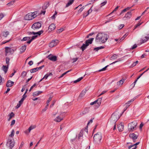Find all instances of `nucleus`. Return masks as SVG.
<instances>
[{"instance_id":"f257e3e1","label":"nucleus","mask_w":149,"mask_h":149,"mask_svg":"<svg viewBox=\"0 0 149 149\" xmlns=\"http://www.w3.org/2000/svg\"><path fill=\"white\" fill-rule=\"evenodd\" d=\"M108 38L109 36L107 34L99 33L97 35L95 40L96 42H101L102 43H103L107 41Z\"/></svg>"},{"instance_id":"f03ea898","label":"nucleus","mask_w":149,"mask_h":149,"mask_svg":"<svg viewBox=\"0 0 149 149\" xmlns=\"http://www.w3.org/2000/svg\"><path fill=\"white\" fill-rule=\"evenodd\" d=\"M122 114H120L117 111L114 113L111 116L110 118V120L111 123L112 124H116L118 120L121 116Z\"/></svg>"},{"instance_id":"7ed1b4c3","label":"nucleus","mask_w":149,"mask_h":149,"mask_svg":"<svg viewBox=\"0 0 149 149\" xmlns=\"http://www.w3.org/2000/svg\"><path fill=\"white\" fill-rule=\"evenodd\" d=\"M37 11L29 13L25 15L24 17V19L25 20H28L32 19L37 17Z\"/></svg>"},{"instance_id":"20e7f679","label":"nucleus","mask_w":149,"mask_h":149,"mask_svg":"<svg viewBox=\"0 0 149 149\" xmlns=\"http://www.w3.org/2000/svg\"><path fill=\"white\" fill-rule=\"evenodd\" d=\"M102 138V136L101 133H98L95 134L93 137L94 142L96 143L99 144L100 143Z\"/></svg>"},{"instance_id":"39448f33","label":"nucleus","mask_w":149,"mask_h":149,"mask_svg":"<svg viewBox=\"0 0 149 149\" xmlns=\"http://www.w3.org/2000/svg\"><path fill=\"white\" fill-rule=\"evenodd\" d=\"M137 123L136 122H132L128 125V130L130 132L136 130Z\"/></svg>"},{"instance_id":"423d86ee","label":"nucleus","mask_w":149,"mask_h":149,"mask_svg":"<svg viewBox=\"0 0 149 149\" xmlns=\"http://www.w3.org/2000/svg\"><path fill=\"white\" fill-rule=\"evenodd\" d=\"M5 52L6 53L5 55L6 56L8 53L10 54H13L15 51L16 50V48H14L13 49H12L11 47H5Z\"/></svg>"},{"instance_id":"0eeeda50","label":"nucleus","mask_w":149,"mask_h":149,"mask_svg":"<svg viewBox=\"0 0 149 149\" xmlns=\"http://www.w3.org/2000/svg\"><path fill=\"white\" fill-rule=\"evenodd\" d=\"M41 26V24L39 22L34 23L31 26V28L34 30L40 28Z\"/></svg>"},{"instance_id":"6e6552de","label":"nucleus","mask_w":149,"mask_h":149,"mask_svg":"<svg viewBox=\"0 0 149 149\" xmlns=\"http://www.w3.org/2000/svg\"><path fill=\"white\" fill-rule=\"evenodd\" d=\"M47 58L53 61H56L57 60V57L50 54L47 57Z\"/></svg>"},{"instance_id":"1a4fd4ad","label":"nucleus","mask_w":149,"mask_h":149,"mask_svg":"<svg viewBox=\"0 0 149 149\" xmlns=\"http://www.w3.org/2000/svg\"><path fill=\"white\" fill-rule=\"evenodd\" d=\"M133 10H131V11L128 12L126 13L125 15V16L123 17V19L125 20H126L130 19L132 15L131 11Z\"/></svg>"},{"instance_id":"9d476101","label":"nucleus","mask_w":149,"mask_h":149,"mask_svg":"<svg viewBox=\"0 0 149 149\" xmlns=\"http://www.w3.org/2000/svg\"><path fill=\"white\" fill-rule=\"evenodd\" d=\"M13 140L11 139H9L7 142V143L9 144V147L10 149H12L14 146V142Z\"/></svg>"},{"instance_id":"9b49d317","label":"nucleus","mask_w":149,"mask_h":149,"mask_svg":"<svg viewBox=\"0 0 149 149\" xmlns=\"http://www.w3.org/2000/svg\"><path fill=\"white\" fill-rule=\"evenodd\" d=\"M58 40H53L49 44V47L52 48L57 45L58 43Z\"/></svg>"},{"instance_id":"f8f14e48","label":"nucleus","mask_w":149,"mask_h":149,"mask_svg":"<svg viewBox=\"0 0 149 149\" xmlns=\"http://www.w3.org/2000/svg\"><path fill=\"white\" fill-rule=\"evenodd\" d=\"M130 137L132 138L134 142L136 141V140L138 136L134 133L131 134L129 135Z\"/></svg>"},{"instance_id":"ddd939ff","label":"nucleus","mask_w":149,"mask_h":149,"mask_svg":"<svg viewBox=\"0 0 149 149\" xmlns=\"http://www.w3.org/2000/svg\"><path fill=\"white\" fill-rule=\"evenodd\" d=\"M147 36L145 37V39H141V43H143L146 42L149 39V33L146 35Z\"/></svg>"},{"instance_id":"4468645a","label":"nucleus","mask_w":149,"mask_h":149,"mask_svg":"<svg viewBox=\"0 0 149 149\" xmlns=\"http://www.w3.org/2000/svg\"><path fill=\"white\" fill-rule=\"evenodd\" d=\"M87 89H85L83 90L80 94L79 97L81 98L83 97L85 95L86 92L89 89V88H87Z\"/></svg>"},{"instance_id":"2eb2a0df","label":"nucleus","mask_w":149,"mask_h":149,"mask_svg":"<svg viewBox=\"0 0 149 149\" xmlns=\"http://www.w3.org/2000/svg\"><path fill=\"white\" fill-rule=\"evenodd\" d=\"M94 38H90L89 39L86 40L85 43L88 46L89 44H91Z\"/></svg>"},{"instance_id":"dca6fc26","label":"nucleus","mask_w":149,"mask_h":149,"mask_svg":"<svg viewBox=\"0 0 149 149\" xmlns=\"http://www.w3.org/2000/svg\"><path fill=\"white\" fill-rule=\"evenodd\" d=\"M26 45H25L22 46L20 49V53L22 54L26 50Z\"/></svg>"},{"instance_id":"f3484780","label":"nucleus","mask_w":149,"mask_h":149,"mask_svg":"<svg viewBox=\"0 0 149 149\" xmlns=\"http://www.w3.org/2000/svg\"><path fill=\"white\" fill-rule=\"evenodd\" d=\"M118 128L119 131L122 132L123 130L124 125L122 123H121L118 125Z\"/></svg>"},{"instance_id":"a211bd4d","label":"nucleus","mask_w":149,"mask_h":149,"mask_svg":"<svg viewBox=\"0 0 149 149\" xmlns=\"http://www.w3.org/2000/svg\"><path fill=\"white\" fill-rule=\"evenodd\" d=\"M56 28V26L54 24H51L49 27L48 29L50 31H52L54 30Z\"/></svg>"},{"instance_id":"6ab92c4d","label":"nucleus","mask_w":149,"mask_h":149,"mask_svg":"<svg viewBox=\"0 0 149 149\" xmlns=\"http://www.w3.org/2000/svg\"><path fill=\"white\" fill-rule=\"evenodd\" d=\"M89 111V108H86L84 109V110L82 111V112L80 113V115H82L84 114H85L88 113Z\"/></svg>"},{"instance_id":"aec40b11","label":"nucleus","mask_w":149,"mask_h":149,"mask_svg":"<svg viewBox=\"0 0 149 149\" xmlns=\"http://www.w3.org/2000/svg\"><path fill=\"white\" fill-rule=\"evenodd\" d=\"M121 84H116L114 86L115 88L114 90L111 91L110 93H112L115 92L118 88L121 86Z\"/></svg>"},{"instance_id":"412c9836","label":"nucleus","mask_w":149,"mask_h":149,"mask_svg":"<svg viewBox=\"0 0 149 149\" xmlns=\"http://www.w3.org/2000/svg\"><path fill=\"white\" fill-rule=\"evenodd\" d=\"M93 6L90 8L89 10H88V11H87V13L86 14L85 13H84L83 17L84 18L87 16L90 13H91L92 11V8L93 7Z\"/></svg>"},{"instance_id":"4be33fe9","label":"nucleus","mask_w":149,"mask_h":149,"mask_svg":"<svg viewBox=\"0 0 149 149\" xmlns=\"http://www.w3.org/2000/svg\"><path fill=\"white\" fill-rule=\"evenodd\" d=\"M63 119V118H61L60 116H58L54 119V120L56 122H60Z\"/></svg>"},{"instance_id":"5701e85b","label":"nucleus","mask_w":149,"mask_h":149,"mask_svg":"<svg viewBox=\"0 0 149 149\" xmlns=\"http://www.w3.org/2000/svg\"><path fill=\"white\" fill-rule=\"evenodd\" d=\"M74 0H69L68 2L66 4L65 7H68L69 6L72 5L74 2Z\"/></svg>"},{"instance_id":"b1692460","label":"nucleus","mask_w":149,"mask_h":149,"mask_svg":"<svg viewBox=\"0 0 149 149\" xmlns=\"http://www.w3.org/2000/svg\"><path fill=\"white\" fill-rule=\"evenodd\" d=\"M127 79V77H123L122 79L120 80L119 81L117 82V83L118 82L120 84H123L124 81L126 80Z\"/></svg>"},{"instance_id":"393cba45","label":"nucleus","mask_w":149,"mask_h":149,"mask_svg":"<svg viewBox=\"0 0 149 149\" xmlns=\"http://www.w3.org/2000/svg\"><path fill=\"white\" fill-rule=\"evenodd\" d=\"M118 55L115 54H114L110 58V60H113L116 59L117 58Z\"/></svg>"},{"instance_id":"a878e982","label":"nucleus","mask_w":149,"mask_h":149,"mask_svg":"<svg viewBox=\"0 0 149 149\" xmlns=\"http://www.w3.org/2000/svg\"><path fill=\"white\" fill-rule=\"evenodd\" d=\"M42 92L41 91H37L33 93V96H38L39 95L41 94Z\"/></svg>"},{"instance_id":"bb28decb","label":"nucleus","mask_w":149,"mask_h":149,"mask_svg":"<svg viewBox=\"0 0 149 149\" xmlns=\"http://www.w3.org/2000/svg\"><path fill=\"white\" fill-rule=\"evenodd\" d=\"M2 70L4 71L5 73H6L8 71V66L7 65H3L2 67Z\"/></svg>"},{"instance_id":"cd10ccee","label":"nucleus","mask_w":149,"mask_h":149,"mask_svg":"<svg viewBox=\"0 0 149 149\" xmlns=\"http://www.w3.org/2000/svg\"><path fill=\"white\" fill-rule=\"evenodd\" d=\"M88 46L85 43L83 44L80 47V49H81L82 51H84L87 47Z\"/></svg>"},{"instance_id":"c85d7f7f","label":"nucleus","mask_w":149,"mask_h":149,"mask_svg":"<svg viewBox=\"0 0 149 149\" xmlns=\"http://www.w3.org/2000/svg\"><path fill=\"white\" fill-rule=\"evenodd\" d=\"M104 46H101L100 47H97L95 48L94 49V50L96 51H97L99 50L104 49Z\"/></svg>"},{"instance_id":"c756f323","label":"nucleus","mask_w":149,"mask_h":149,"mask_svg":"<svg viewBox=\"0 0 149 149\" xmlns=\"http://www.w3.org/2000/svg\"><path fill=\"white\" fill-rule=\"evenodd\" d=\"M8 116H9V118L8 119V120L9 121L11 120L12 117L14 116L15 114L13 112H12L10 114L8 115Z\"/></svg>"},{"instance_id":"7c9ffc66","label":"nucleus","mask_w":149,"mask_h":149,"mask_svg":"<svg viewBox=\"0 0 149 149\" xmlns=\"http://www.w3.org/2000/svg\"><path fill=\"white\" fill-rule=\"evenodd\" d=\"M26 97V95H25V94H24L22 96V98L21 99V100L19 101V103H22L24 100L25 99V98Z\"/></svg>"},{"instance_id":"2f4dec72","label":"nucleus","mask_w":149,"mask_h":149,"mask_svg":"<svg viewBox=\"0 0 149 149\" xmlns=\"http://www.w3.org/2000/svg\"><path fill=\"white\" fill-rule=\"evenodd\" d=\"M96 101H97V102L98 106H100L101 104L102 101V98H99L98 99L96 100Z\"/></svg>"},{"instance_id":"473e14b6","label":"nucleus","mask_w":149,"mask_h":149,"mask_svg":"<svg viewBox=\"0 0 149 149\" xmlns=\"http://www.w3.org/2000/svg\"><path fill=\"white\" fill-rule=\"evenodd\" d=\"M83 78V77H81L79 78L78 79H77V80L74 81H72L71 82V83H77L79 81H80Z\"/></svg>"},{"instance_id":"72a5a7b5","label":"nucleus","mask_w":149,"mask_h":149,"mask_svg":"<svg viewBox=\"0 0 149 149\" xmlns=\"http://www.w3.org/2000/svg\"><path fill=\"white\" fill-rule=\"evenodd\" d=\"M36 127V126L35 125H31L28 128V130L29 131V132H30L31 131L35 128Z\"/></svg>"},{"instance_id":"f704fd0d","label":"nucleus","mask_w":149,"mask_h":149,"mask_svg":"<svg viewBox=\"0 0 149 149\" xmlns=\"http://www.w3.org/2000/svg\"><path fill=\"white\" fill-rule=\"evenodd\" d=\"M43 31L41 30L37 32L33 33V35H34L37 34L39 36H40L41 34H42L43 33Z\"/></svg>"},{"instance_id":"c9c22d12","label":"nucleus","mask_w":149,"mask_h":149,"mask_svg":"<svg viewBox=\"0 0 149 149\" xmlns=\"http://www.w3.org/2000/svg\"><path fill=\"white\" fill-rule=\"evenodd\" d=\"M83 131L82 130H81L80 131L78 136V139H81V137L83 136Z\"/></svg>"},{"instance_id":"e433bc0d","label":"nucleus","mask_w":149,"mask_h":149,"mask_svg":"<svg viewBox=\"0 0 149 149\" xmlns=\"http://www.w3.org/2000/svg\"><path fill=\"white\" fill-rule=\"evenodd\" d=\"M45 5V4H44V6L42 7V9L44 10H45L49 6V3L48 2Z\"/></svg>"},{"instance_id":"4c0bfd02","label":"nucleus","mask_w":149,"mask_h":149,"mask_svg":"<svg viewBox=\"0 0 149 149\" xmlns=\"http://www.w3.org/2000/svg\"><path fill=\"white\" fill-rule=\"evenodd\" d=\"M128 34H127V33L125 34L119 40V41L120 42H121L123 41L125 38L128 35Z\"/></svg>"},{"instance_id":"58836bf2","label":"nucleus","mask_w":149,"mask_h":149,"mask_svg":"<svg viewBox=\"0 0 149 149\" xmlns=\"http://www.w3.org/2000/svg\"><path fill=\"white\" fill-rule=\"evenodd\" d=\"M37 71H38V70L36 68H33V69H32L30 70V72L31 73H33L34 72H35Z\"/></svg>"},{"instance_id":"ea45409f","label":"nucleus","mask_w":149,"mask_h":149,"mask_svg":"<svg viewBox=\"0 0 149 149\" xmlns=\"http://www.w3.org/2000/svg\"><path fill=\"white\" fill-rule=\"evenodd\" d=\"M15 1V0H13L12 1H11L9 3H8L7 4V6H8L12 5L14 3Z\"/></svg>"},{"instance_id":"a19ab883","label":"nucleus","mask_w":149,"mask_h":149,"mask_svg":"<svg viewBox=\"0 0 149 149\" xmlns=\"http://www.w3.org/2000/svg\"><path fill=\"white\" fill-rule=\"evenodd\" d=\"M10 59L8 57H6V64H7V66H8L9 65V62Z\"/></svg>"},{"instance_id":"79ce46f5","label":"nucleus","mask_w":149,"mask_h":149,"mask_svg":"<svg viewBox=\"0 0 149 149\" xmlns=\"http://www.w3.org/2000/svg\"><path fill=\"white\" fill-rule=\"evenodd\" d=\"M138 61H136V62L133 63L131 65L130 67L133 68L138 63Z\"/></svg>"},{"instance_id":"37998d69","label":"nucleus","mask_w":149,"mask_h":149,"mask_svg":"<svg viewBox=\"0 0 149 149\" xmlns=\"http://www.w3.org/2000/svg\"><path fill=\"white\" fill-rule=\"evenodd\" d=\"M30 37H24L23 39L21 40V41H26L30 39Z\"/></svg>"},{"instance_id":"c03bdc74","label":"nucleus","mask_w":149,"mask_h":149,"mask_svg":"<svg viewBox=\"0 0 149 149\" xmlns=\"http://www.w3.org/2000/svg\"><path fill=\"white\" fill-rule=\"evenodd\" d=\"M122 58H118L117 59V61H115L112 63H111L110 64V65H111V64H114L115 63H116L118 62H119V61H121L122 60Z\"/></svg>"},{"instance_id":"a18cd8bd","label":"nucleus","mask_w":149,"mask_h":149,"mask_svg":"<svg viewBox=\"0 0 149 149\" xmlns=\"http://www.w3.org/2000/svg\"><path fill=\"white\" fill-rule=\"evenodd\" d=\"M140 142H137L136 143L134 144L133 145H132V146H129V147H128V149H130L132 147H133L134 146H136L137 145H138L139 143Z\"/></svg>"},{"instance_id":"49530a36","label":"nucleus","mask_w":149,"mask_h":149,"mask_svg":"<svg viewBox=\"0 0 149 149\" xmlns=\"http://www.w3.org/2000/svg\"><path fill=\"white\" fill-rule=\"evenodd\" d=\"M144 74V73H143L141 74L137 78V79H136L135 81L132 84H135L136 81L137 80Z\"/></svg>"},{"instance_id":"de8ad7c7","label":"nucleus","mask_w":149,"mask_h":149,"mask_svg":"<svg viewBox=\"0 0 149 149\" xmlns=\"http://www.w3.org/2000/svg\"><path fill=\"white\" fill-rule=\"evenodd\" d=\"M9 34V32L8 31H6V32H3V36H4L5 37H7V35Z\"/></svg>"},{"instance_id":"09e8293b","label":"nucleus","mask_w":149,"mask_h":149,"mask_svg":"<svg viewBox=\"0 0 149 149\" xmlns=\"http://www.w3.org/2000/svg\"><path fill=\"white\" fill-rule=\"evenodd\" d=\"M109 66V65H107L104 68H102V69L99 70L98 71L99 72H101V71H104V70H105Z\"/></svg>"},{"instance_id":"8fccbe9b","label":"nucleus","mask_w":149,"mask_h":149,"mask_svg":"<svg viewBox=\"0 0 149 149\" xmlns=\"http://www.w3.org/2000/svg\"><path fill=\"white\" fill-rule=\"evenodd\" d=\"M14 130H13L11 131V133L9 135V136L10 137H13L14 136Z\"/></svg>"},{"instance_id":"3c124183","label":"nucleus","mask_w":149,"mask_h":149,"mask_svg":"<svg viewBox=\"0 0 149 149\" xmlns=\"http://www.w3.org/2000/svg\"><path fill=\"white\" fill-rule=\"evenodd\" d=\"M107 3V1L105 0L104 2L101 3L100 4L101 6L100 7H102L103 6L105 5Z\"/></svg>"},{"instance_id":"603ef678","label":"nucleus","mask_w":149,"mask_h":149,"mask_svg":"<svg viewBox=\"0 0 149 149\" xmlns=\"http://www.w3.org/2000/svg\"><path fill=\"white\" fill-rule=\"evenodd\" d=\"M129 106H130V105H129V104H126L125 107L124 108V111L122 112V113L121 114H122V113H123V112L125 111H126L127 110V109L128 108V107H129Z\"/></svg>"},{"instance_id":"864d4df0","label":"nucleus","mask_w":149,"mask_h":149,"mask_svg":"<svg viewBox=\"0 0 149 149\" xmlns=\"http://www.w3.org/2000/svg\"><path fill=\"white\" fill-rule=\"evenodd\" d=\"M48 75L47 74L45 75L44 76V77L42 79H41L39 81V82L41 81L42 80H43L44 79H47V78L48 77Z\"/></svg>"},{"instance_id":"5fc2aeb1","label":"nucleus","mask_w":149,"mask_h":149,"mask_svg":"<svg viewBox=\"0 0 149 149\" xmlns=\"http://www.w3.org/2000/svg\"><path fill=\"white\" fill-rule=\"evenodd\" d=\"M26 74L27 73L25 71H23L22 73V75L23 77H24L26 76Z\"/></svg>"},{"instance_id":"6e6d98bb","label":"nucleus","mask_w":149,"mask_h":149,"mask_svg":"<svg viewBox=\"0 0 149 149\" xmlns=\"http://www.w3.org/2000/svg\"><path fill=\"white\" fill-rule=\"evenodd\" d=\"M136 98L135 97L133 99H132L130 101H129L127 102V103L126 104H129L131 102L133 101Z\"/></svg>"},{"instance_id":"4d7b16f0","label":"nucleus","mask_w":149,"mask_h":149,"mask_svg":"<svg viewBox=\"0 0 149 149\" xmlns=\"http://www.w3.org/2000/svg\"><path fill=\"white\" fill-rule=\"evenodd\" d=\"M1 83H4V81L2 80V78L0 75V84Z\"/></svg>"},{"instance_id":"13d9d810","label":"nucleus","mask_w":149,"mask_h":149,"mask_svg":"<svg viewBox=\"0 0 149 149\" xmlns=\"http://www.w3.org/2000/svg\"><path fill=\"white\" fill-rule=\"evenodd\" d=\"M44 65H43L39 67H37V70L38 71L39 70L41 69L42 68H43L44 67Z\"/></svg>"},{"instance_id":"bf43d9fd","label":"nucleus","mask_w":149,"mask_h":149,"mask_svg":"<svg viewBox=\"0 0 149 149\" xmlns=\"http://www.w3.org/2000/svg\"><path fill=\"white\" fill-rule=\"evenodd\" d=\"M48 105L49 104H47L45 108L44 109H42V112L45 111L47 110V109L48 108Z\"/></svg>"},{"instance_id":"052dcab7","label":"nucleus","mask_w":149,"mask_h":149,"mask_svg":"<svg viewBox=\"0 0 149 149\" xmlns=\"http://www.w3.org/2000/svg\"><path fill=\"white\" fill-rule=\"evenodd\" d=\"M137 47V45L136 44H135L130 48L131 50Z\"/></svg>"},{"instance_id":"680f3d73","label":"nucleus","mask_w":149,"mask_h":149,"mask_svg":"<svg viewBox=\"0 0 149 149\" xmlns=\"http://www.w3.org/2000/svg\"><path fill=\"white\" fill-rule=\"evenodd\" d=\"M63 28H61L59 29H58L57 31V33H60L62 32L63 31Z\"/></svg>"},{"instance_id":"e2e57ef3","label":"nucleus","mask_w":149,"mask_h":149,"mask_svg":"<svg viewBox=\"0 0 149 149\" xmlns=\"http://www.w3.org/2000/svg\"><path fill=\"white\" fill-rule=\"evenodd\" d=\"M52 97H50L48 99V100H47V104H48L49 102H50V101L52 100Z\"/></svg>"},{"instance_id":"0e129e2a","label":"nucleus","mask_w":149,"mask_h":149,"mask_svg":"<svg viewBox=\"0 0 149 149\" xmlns=\"http://www.w3.org/2000/svg\"><path fill=\"white\" fill-rule=\"evenodd\" d=\"M78 58H73L72 59V60H73V61L72 62V63H74L75 62H76L77 60L78 59Z\"/></svg>"},{"instance_id":"69168bd1","label":"nucleus","mask_w":149,"mask_h":149,"mask_svg":"<svg viewBox=\"0 0 149 149\" xmlns=\"http://www.w3.org/2000/svg\"><path fill=\"white\" fill-rule=\"evenodd\" d=\"M26 88V85H24L23 86L22 89L21 91L22 92H23L25 90Z\"/></svg>"},{"instance_id":"338daca9","label":"nucleus","mask_w":149,"mask_h":149,"mask_svg":"<svg viewBox=\"0 0 149 149\" xmlns=\"http://www.w3.org/2000/svg\"><path fill=\"white\" fill-rule=\"evenodd\" d=\"M37 37H38L37 35L34 36L32 37L31 39L32 40H34V39H35V38H36Z\"/></svg>"},{"instance_id":"774afa93","label":"nucleus","mask_w":149,"mask_h":149,"mask_svg":"<svg viewBox=\"0 0 149 149\" xmlns=\"http://www.w3.org/2000/svg\"><path fill=\"white\" fill-rule=\"evenodd\" d=\"M15 120H13L11 122V124L10 125L11 126H12L15 124Z\"/></svg>"}]
</instances>
